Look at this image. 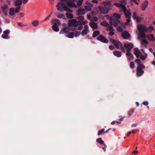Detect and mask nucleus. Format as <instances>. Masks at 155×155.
I'll use <instances>...</instances> for the list:
<instances>
[{
	"instance_id": "f257e3e1",
	"label": "nucleus",
	"mask_w": 155,
	"mask_h": 155,
	"mask_svg": "<svg viewBox=\"0 0 155 155\" xmlns=\"http://www.w3.org/2000/svg\"><path fill=\"white\" fill-rule=\"evenodd\" d=\"M57 9L60 11H65L72 12V10L69 7H77V6L72 0H60L57 5Z\"/></svg>"
},
{
	"instance_id": "f03ea898",
	"label": "nucleus",
	"mask_w": 155,
	"mask_h": 155,
	"mask_svg": "<svg viewBox=\"0 0 155 155\" xmlns=\"http://www.w3.org/2000/svg\"><path fill=\"white\" fill-rule=\"evenodd\" d=\"M137 28L139 32L138 39L140 40L141 38H145L146 35L144 32L148 31L147 28L143 25H138L137 26Z\"/></svg>"
},
{
	"instance_id": "7ed1b4c3",
	"label": "nucleus",
	"mask_w": 155,
	"mask_h": 155,
	"mask_svg": "<svg viewBox=\"0 0 155 155\" xmlns=\"http://www.w3.org/2000/svg\"><path fill=\"white\" fill-rule=\"evenodd\" d=\"M109 40L110 42L114 45L118 49L120 48L122 52L125 51V50L124 49L122 44L119 41L112 38L109 39Z\"/></svg>"
},
{
	"instance_id": "20e7f679",
	"label": "nucleus",
	"mask_w": 155,
	"mask_h": 155,
	"mask_svg": "<svg viewBox=\"0 0 155 155\" xmlns=\"http://www.w3.org/2000/svg\"><path fill=\"white\" fill-rule=\"evenodd\" d=\"M120 17V15L117 13H114L113 14L112 16L110 18V24L113 25L114 26H117V24L116 23H114L113 21V20L116 19H119Z\"/></svg>"
},
{
	"instance_id": "39448f33",
	"label": "nucleus",
	"mask_w": 155,
	"mask_h": 155,
	"mask_svg": "<svg viewBox=\"0 0 155 155\" xmlns=\"http://www.w3.org/2000/svg\"><path fill=\"white\" fill-rule=\"evenodd\" d=\"M97 8L99 10L97 11V14H106L108 12V10L106 8L99 6L97 7Z\"/></svg>"
},
{
	"instance_id": "423d86ee",
	"label": "nucleus",
	"mask_w": 155,
	"mask_h": 155,
	"mask_svg": "<svg viewBox=\"0 0 155 155\" xmlns=\"http://www.w3.org/2000/svg\"><path fill=\"white\" fill-rule=\"evenodd\" d=\"M20 7H18L15 8H11L9 9V13L11 16H12L15 13L18 12L20 10Z\"/></svg>"
},
{
	"instance_id": "0eeeda50",
	"label": "nucleus",
	"mask_w": 155,
	"mask_h": 155,
	"mask_svg": "<svg viewBox=\"0 0 155 155\" xmlns=\"http://www.w3.org/2000/svg\"><path fill=\"white\" fill-rule=\"evenodd\" d=\"M78 23L75 19L71 20L68 21V25L71 26L77 27L78 25Z\"/></svg>"
},
{
	"instance_id": "6e6552de",
	"label": "nucleus",
	"mask_w": 155,
	"mask_h": 155,
	"mask_svg": "<svg viewBox=\"0 0 155 155\" xmlns=\"http://www.w3.org/2000/svg\"><path fill=\"white\" fill-rule=\"evenodd\" d=\"M114 4L116 6L118 7L121 11H123L124 12L127 11L125 6L122 5V4H119L118 3H114Z\"/></svg>"
},
{
	"instance_id": "1a4fd4ad",
	"label": "nucleus",
	"mask_w": 155,
	"mask_h": 155,
	"mask_svg": "<svg viewBox=\"0 0 155 155\" xmlns=\"http://www.w3.org/2000/svg\"><path fill=\"white\" fill-rule=\"evenodd\" d=\"M123 47L127 49V51H130V50L133 48L134 45L131 43H126L124 44Z\"/></svg>"
},
{
	"instance_id": "9d476101",
	"label": "nucleus",
	"mask_w": 155,
	"mask_h": 155,
	"mask_svg": "<svg viewBox=\"0 0 155 155\" xmlns=\"http://www.w3.org/2000/svg\"><path fill=\"white\" fill-rule=\"evenodd\" d=\"M126 18H127V22L125 23V24H127L130 22V17L131 16V13L129 12H124Z\"/></svg>"
},
{
	"instance_id": "9b49d317",
	"label": "nucleus",
	"mask_w": 155,
	"mask_h": 155,
	"mask_svg": "<svg viewBox=\"0 0 155 155\" xmlns=\"http://www.w3.org/2000/svg\"><path fill=\"white\" fill-rule=\"evenodd\" d=\"M97 39L105 43H107L108 42L107 40L104 36L100 35L97 38Z\"/></svg>"
},
{
	"instance_id": "f8f14e48",
	"label": "nucleus",
	"mask_w": 155,
	"mask_h": 155,
	"mask_svg": "<svg viewBox=\"0 0 155 155\" xmlns=\"http://www.w3.org/2000/svg\"><path fill=\"white\" fill-rule=\"evenodd\" d=\"M148 44L149 43L147 40L145 39V38H143V39L140 42L141 46L142 48H146L147 47V45H148Z\"/></svg>"
},
{
	"instance_id": "ddd939ff",
	"label": "nucleus",
	"mask_w": 155,
	"mask_h": 155,
	"mask_svg": "<svg viewBox=\"0 0 155 155\" xmlns=\"http://www.w3.org/2000/svg\"><path fill=\"white\" fill-rule=\"evenodd\" d=\"M89 31V27L87 25H85L84 27V29L81 33V35L84 36L86 35Z\"/></svg>"
},
{
	"instance_id": "4468645a",
	"label": "nucleus",
	"mask_w": 155,
	"mask_h": 155,
	"mask_svg": "<svg viewBox=\"0 0 155 155\" xmlns=\"http://www.w3.org/2000/svg\"><path fill=\"white\" fill-rule=\"evenodd\" d=\"M87 5L85 7V9L87 11H90L91 10V8L93 6V5L90 2L87 1L86 2Z\"/></svg>"
},
{
	"instance_id": "2eb2a0df",
	"label": "nucleus",
	"mask_w": 155,
	"mask_h": 155,
	"mask_svg": "<svg viewBox=\"0 0 155 155\" xmlns=\"http://www.w3.org/2000/svg\"><path fill=\"white\" fill-rule=\"evenodd\" d=\"M135 62L137 64V67L141 69V68H144L145 67L143 64L140 63L141 61L140 59H137L135 60Z\"/></svg>"
},
{
	"instance_id": "dca6fc26",
	"label": "nucleus",
	"mask_w": 155,
	"mask_h": 155,
	"mask_svg": "<svg viewBox=\"0 0 155 155\" xmlns=\"http://www.w3.org/2000/svg\"><path fill=\"white\" fill-rule=\"evenodd\" d=\"M69 29L68 28L64 27L59 32L60 34H64L68 33L69 31Z\"/></svg>"
},
{
	"instance_id": "f3484780",
	"label": "nucleus",
	"mask_w": 155,
	"mask_h": 155,
	"mask_svg": "<svg viewBox=\"0 0 155 155\" xmlns=\"http://www.w3.org/2000/svg\"><path fill=\"white\" fill-rule=\"evenodd\" d=\"M1 8L4 14L5 15H7V12L8 9V5H4L3 6H2Z\"/></svg>"
},
{
	"instance_id": "a211bd4d",
	"label": "nucleus",
	"mask_w": 155,
	"mask_h": 155,
	"mask_svg": "<svg viewBox=\"0 0 155 155\" xmlns=\"http://www.w3.org/2000/svg\"><path fill=\"white\" fill-rule=\"evenodd\" d=\"M121 35L123 38L125 39L128 38L130 36V35L128 32L125 31H124L122 33Z\"/></svg>"
},
{
	"instance_id": "6ab92c4d",
	"label": "nucleus",
	"mask_w": 155,
	"mask_h": 155,
	"mask_svg": "<svg viewBox=\"0 0 155 155\" xmlns=\"http://www.w3.org/2000/svg\"><path fill=\"white\" fill-rule=\"evenodd\" d=\"M89 25L93 30H95L98 29V26L97 23L94 22H90L89 23Z\"/></svg>"
},
{
	"instance_id": "aec40b11",
	"label": "nucleus",
	"mask_w": 155,
	"mask_h": 155,
	"mask_svg": "<svg viewBox=\"0 0 155 155\" xmlns=\"http://www.w3.org/2000/svg\"><path fill=\"white\" fill-rule=\"evenodd\" d=\"M51 23L53 24V25L57 26L58 25H61L60 21L55 18H54L51 21Z\"/></svg>"
},
{
	"instance_id": "412c9836",
	"label": "nucleus",
	"mask_w": 155,
	"mask_h": 155,
	"mask_svg": "<svg viewBox=\"0 0 155 155\" xmlns=\"http://www.w3.org/2000/svg\"><path fill=\"white\" fill-rule=\"evenodd\" d=\"M126 56L128 59L130 60L133 59V55L129 51H127Z\"/></svg>"
},
{
	"instance_id": "4be33fe9",
	"label": "nucleus",
	"mask_w": 155,
	"mask_h": 155,
	"mask_svg": "<svg viewBox=\"0 0 155 155\" xmlns=\"http://www.w3.org/2000/svg\"><path fill=\"white\" fill-rule=\"evenodd\" d=\"M137 75L138 76H140L142 75L144 73V71L141 69L137 67Z\"/></svg>"
},
{
	"instance_id": "5701e85b",
	"label": "nucleus",
	"mask_w": 155,
	"mask_h": 155,
	"mask_svg": "<svg viewBox=\"0 0 155 155\" xmlns=\"http://www.w3.org/2000/svg\"><path fill=\"white\" fill-rule=\"evenodd\" d=\"M148 2L147 1H145L142 4L141 6L142 10V11H145L146 8L147 6Z\"/></svg>"
},
{
	"instance_id": "b1692460",
	"label": "nucleus",
	"mask_w": 155,
	"mask_h": 155,
	"mask_svg": "<svg viewBox=\"0 0 155 155\" xmlns=\"http://www.w3.org/2000/svg\"><path fill=\"white\" fill-rule=\"evenodd\" d=\"M134 54L137 58L140 57L141 52L139 49L137 48H134Z\"/></svg>"
},
{
	"instance_id": "393cba45",
	"label": "nucleus",
	"mask_w": 155,
	"mask_h": 155,
	"mask_svg": "<svg viewBox=\"0 0 155 155\" xmlns=\"http://www.w3.org/2000/svg\"><path fill=\"white\" fill-rule=\"evenodd\" d=\"M74 36V33L72 32H68L66 34V37L69 38H73Z\"/></svg>"
},
{
	"instance_id": "a878e982",
	"label": "nucleus",
	"mask_w": 155,
	"mask_h": 155,
	"mask_svg": "<svg viewBox=\"0 0 155 155\" xmlns=\"http://www.w3.org/2000/svg\"><path fill=\"white\" fill-rule=\"evenodd\" d=\"M22 3V0H16L15 2V5L17 7H20V5Z\"/></svg>"
},
{
	"instance_id": "bb28decb",
	"label": "nucleus",
	"mask_w": 155,
	"mask_h": 155,
	"mask_svg": "<svg viewBox=\"0 0 155 155\" xmlns=\"http://www.w3.org/2000/svg\"><path fill=\"white\" fill-rule=\"evenodd\" d=\"M114 55L117 57H120L121 56L122 54L121 52L117 51H114Z\"/></svg>"
},
{
	"instance_id": "cd10ccee",
	"label": "nucleus",
	"mask_w": 155,
	"mask_h": 155,
	"mask_svg": "<svg viewBox=\"0 0 155 155\" xmlns=\"http://www.w3.org/2000/svg\"><path fill=\"white\" fill-rule=\"evenodd\" d=\"M147 37L150 41H154V35L152 34H150L146 36Z\"/></svg>"
},
{
	"instance_id": "c85d7f7f",
	"label": "nucleus",
	"mask_w": 155,
	"mask_h": 155,
	"mask_svg": "<svg viewBox=\"0 0 155 155\" xmlns=\"http://www.w3.org/2000/svg\"><path fill=\"white\" fill-rule=\"evenodd\" d=\"M85 11L83 8H80L78 11V14L79 15H83L85 13Z\"/></svg>"
},
{
	"instance_id": "c756f323",
	"label": "nucleus",
	"mask_w": 155,
	"mask_h": 155,
	"mask_svg": "<svg viewBox=\"0 0 155 155\" xmlns=\"http://www.w3.org/2000/svg\"><path fill=\"white\" fill-rule=\"evenodd\" d=\"M147 56V54L146 53H144L143 55H140V59L141 60H144L146 59Z\"/></svg>"
},
{
	"instance_id": "7c9ffc66",
	"label": "nucleus",
	"mask_w": 155,
	"mask_h": 155,
	"mask_svg": "<svg viewBox=\"0 0 155 155\" xmlns=\"http://www.w3.org/2000/svg\"><path fill=\"white\" fill-rule=\"evenodd\" d=\"M38 24L39 21L37 20L33 21L31 22L32 25L35 27L37 26Z\"/></svg>"
},
{
	"instance_id": "2f4dec72",
	"label": "nucleus",
	"mask_w": 155,
	"mask_h": 155,
	"mask_svg": "<svg viewBox=\"0 0 155 155\" xmlns=\"http://www.w3.org/2000/svg\"><path fill=\"white\" fill-rule=\"evenodd\" d=\"M100 32L99 31H94L93 34V37L94 38L96 37L100 34Z\"/></svg>"
},
{
	"instance_id": "473e14b6",
	"label": "nucleus",
	"mask_w": 155,
	"mask_h": 155,
	"mask_svg": "<svg viewBox=\"0 0 155 155\" xmlns=\"http://www.w3.org/2000/svg\"><path fill=\"white\" fill-rule=\"evenodd\" d=\"M125 28L124 26H123L122 27L118 26L117 28V30L118 31L121 32L123 31Z\"/></svg>"
},
{
	"instance_id": "72a5a7b5",
	"label": "nucleus",
	"mask_w": 155,
	"mask_h": 155,
	"mask_svg": "<svg viewBox=\"0 0 155 155\" xmlns=\"http://www.w3.org/2000/svg\"><path fill=\"white\" fill-rule=\"evenodd\" d=\"M101 4L104 6H107L110 4V1H106L104 2H101Z\"/></svg>"
},
{
	"instance_id": "f704fd0d",
	"label": "nucleus",
	"mask_w": 155,
	"mask_h": 155,
	"mask_svg": "<svg viewBox=\"0 0 155 155\" xmlns=\"http://www.w3.org/2000/svg\"><path fill=\"white\" fill-rule=\"evenodd\" d=\"M52 28L56 32H58L59 31V28L57 26L53 25Z\"/></svg>"
},
{
	"instance_id": "c9c22d12",
	"label": "nucleus",
	"mask_w": 155,
	"mask_h": 155,
	"mask_svg": "<svg viewBox=\"0 0 155 155\" xmlns=\"http://www.w3.org/2000/svg\"><path fill=\"white\" fill-rule=\"evenodd\" d=\"M101 25L105 27H107L109 25V24L106 21H104L101 22L100 23Z\"/></svg>"
},
{
	"instance_id": "e433bc0d",
	"label": "nucleus",
	"mask_w": 155,
	"mask_h": 155,
	"mask_svg": "<svg viewBox=\"0 0 155 155\" xmlns=\"http://www.w3.org/2000/svg\"><path fill=\"white\" fill-rule=\"evenodd\" d=\"M107 31H113L114 29L112 26L111 25H109L107 27Z\"/></svg>"
},
{
	"instance_id": "4c0bfd02",
	"label": "nucleus",
	"mask_w": 155,
	"mask_h": 155,
	"mask_svg": "<svg viewBox=\"0 0 155 155\" xmlns=\"http://www.w3.org/2000/svg\"><path fill=\"white\" fill-rule=\"evenodd\" d=\"M65 15L67 17L69 18H72L73 17V15L71 13H66Z\"/></svg>"
},
{
	"instance_id": "58836bf2",
	"label": "nucleus",
	"mask_w": 155,
	"mask_h": 155,
	"mask_svg": "<svg viewBox=\"0 0 155 155\" xmlns=\"http://www.w3.org/2000/svg\"><path fill=\"white\" fill-rule=\"evenodd\" d=\"M18 25L21 27H28V25L27 24H23L22 22H19L18 23Z\"/></svg>"
},
{
	"instance_id": "ea45409f",
	"label": "nucleus",
	"mask_w": 155,
	"mask_h": 155,
	"mask_svg": "<svg viewBox=\"0 0 155 155\" xmlns=\"http://www.w3.org/2000/svg\"><path fill=\"white\" fill-rule=\"evenodd\" d=\"M97 142L99 143L100 144H102L104 143V141L102 140L101 138H99L97 139Z\"/></svg>"
},
{
	"instance_id": "a19ab883",
	"label": "nucleus",
	"mask_w": 155,
	"mask_h": 155,
	"mask_svg": "<svg viewBox=\"0 0 155 155\" xmlns=\"http://www.w3.org/2000/svg\"><path fill=\"white\" fill-rule=\"evenodd\" d=\"M87 22V21H78V23H79L81 25H84L86 24V23Z\"/></svg>"
},
{
	"instance_id": "79ce46f5",
	"label": "nucleus",
	"mask_w": 155,
	"mask_h": 155,
	"mask_svg": "<svg viewBox=\"0 0 155 155\" xmlns=\"http://www.w3.org/2000/svg\"><path fill=\"white\" fill-rule=\"evenodd\" d=\"M104 129L103 128L101 130H100L98 132V135H100L104 131Z\"/></svg>"
},
{
	"instance_id": "37998d69",
	"label": "nucleus",
	"mask_w": 155,
	"mask_h": 155,
	"mask_svg": "<svg viewBox=\"0 0 155 155\" xmlns=\"http://www.w3.org/2000/svg\"><path fill=\"white\" fill-rule=\"evenodd\" d=\"M57 17L59 18H61L64 17V15L63 14H58L57 15Z\"/></svg>"
},
{
	"instance_id": "c03bdc74",
	"label": "nucleus",
	"mask_w": 155,
	"mask_h": 155,
	"mask_svg": "<svg viewBox=\"0 0 155 155\" xmlns=\"http://www.w3.org/2000/svg\"><path fill=\"white\" fill-rule=\"evenodd\" d=\"M147 30L149 31V32H151L152 31L154 30V28L152 26H150L148 27Z\"/></svg>"
},
{
	"instance_id": "a18cd8bd",
	"label": "nucleus",
	"mask_w": 155,
	"mask_h": 155,
	"mask_svg": "<svg viewBox=\"0 0 155 155\" xmlns=\"http://www.w3.org/2000/svg\"><path fill=\"white\" fill-rule=\"evenodd\" d=\"M83 2V0H79L77 3V5L78 6H80L82 4Z\"/></svg>"
},
{
	"instance_id": "49530a36",
	"label": "nucleus",
	"mask_w": 155,
	"mask_h": 155,
	"mask_svg": "<svg viewBox=\"0 0 155 155\" xmlns=\"http://www.w3.org/2000/svg\"><path fill=\"white\" fill-rule=\"evenodd\" d=\"M2 37L4 39H8V35L3 34L2 35Z\"/></svg>"
},
{
	"instance_id": "de8ad7c7",
	"label": "nucleus",
	"mask_w": 155,
	"mask_h": 155,
	"mask_svg": "<svg viewBox=\"0 0 155 155\" xmlns=\"http://www.w3.org/2000/svg\"><path fill=\"white\" fill-rule=\"evenodd\" d=\"M74 33V36L77 37L80 35V33L79 31H76Z\"/></svg>"
},
{
	"instance_id": "09e8293b",
	"label": "nucleus",
	"mask_w": 155,
	"mask_h": 155,
	"mask_svg": "<svg viewBox=\"0 0 155 155\" xmlns=\"http://www.w3.org/2000/svg\"><path fill=\"white\" fill-rule=\"evenodd\" d=\"M10 31L9 30H7L3 32V34L7 35H8V34L9 33Z\"/></svg>"
},
{
	"instance_id": "8fccbe9b",
	"label": "nucleus",
	"mask_w": 155,
	"mask_h": 155,
	"mask_svg": "<svg viewBox=\"0 0 155 155\" xmlns=\"http://www.w3.org/2000/svg\"><path fill=\"white\" fill-rule=\"evenodd\" d=\"M98 20V19L96 17H93L91 19V21H97Z\"/></svg>"
},
{
	"instance_id": "3c124183",
	"label": "nucleus",
	"mask_w": 155,
	"mask_h": 155,
	"mask_svg": "<svg viewBox=\"0 0 155 155\" xmlns=\"http://www.w3.org/2000/svg\"><path fill=\"white\" fill-rule=\"evenodd\" d=\"M134 63L132 61L131 62L130 64V67L131 68H134Z\"/></svg>"
},
{
	"instance_id": "603ef678",
	"label": "nucleus",
	"mask_w": 155,
	"mask_h": 155,
	"mask_svg": "<svg viewBox=\"0 0 155 155\" xmlns=\"http://www.w3.org/2000/svg\"><path fill=\"white\" fill-rule=\"evenodd\" d=\"M134 112V110H131L128 113V115L130 116H131L133 114V113Z\"/></svg>"
},
{
	"instance_id": "864d4df0",
	"label": "nucleus",
	"mask_w": 155,
	"mask_h": 155,
	"mask_svg": "<svg viewBox=\"0 0 155 155\" xmlns=\"http://www.w3.org/2000/svg\"><path fill=\"white\" fill-rule=\"evenodd\" d=\"M138 16H137V14L136 13H134L133 14V18L135 19Z\"/></svg>"
},
{
	"instance_id": "5fc2aeb1",
	"label": "nucleus",
	"mask_w": 155,
	"mask_h": 155,
	"mask_svg": "<svg viewBox=\"0 0 155 155\" xmlns=\"http://www.w3.org/2000/svg\"><path fill=\"white\" fill-rule=\"evenodd\" d=\"M135 20H136V21L137 22H140L141 21V18H140L139 17H138Z\"/></svg>"
},
{
	"instance_id": "6e6d98bb",
	"label": "nucleus",
	"mask_w": 155,
	"mask_h": 155,
	"mask_svg": "<svg viewBox=\"0 0 155 155\" xmlns=\"http://www.w3.org/2000/svg\"><path fill=\"white\" fill-rule=\"evenodd\" d=\"M110 32H109L108 34L110 36H113L114 34V33L113 31H109Z\"/></svg>"
},
{
	"instance_id": "4d7b16f0",
	"label": "nucleus",
	"mask_w": 155,
	"mask_h": 155,
	"mask_svg": "<svg viewBox=\"0 0 155 155\" xmlns=\"http://www.w3.org/2000/svg\"><path fill=\"white\" fill-rule=\"evenodd\" d=\"M109 48L110 50H113L114 49V47L112 45H110L109 46Z\"/></svg>"
},
{
	"instance_id": "13d9d810",
	"label": "nucleus",
	"mask_w": 155,
	"mask_h": 155,
	"mask_svg": "<svg viewBox=\"0 0 155 155\" xmlns=\"http://www.w3.org/2000/svg\"><path fill=\"white\" fill-rule=\"evenodd\" d=\"M79 18L80 19L79 21H82L84 19V18L83 16H80Z\"/></svg>"
},
{
	"instance_id": "bf43d9fd",
	"label": "nucleus",
	"mask_w": 155,
	"mask_h": 155,
	"mask_svg": "<svg viewBox=\"0 0 155 155\" xmlns=\"http://www.w3.org/2000/svg\"><path fill=\"white\" fill-rule=\"evenodd\" d=\"M143 103L144 105L146 106L148 104V102L147 101L143 102Z\"/></svg>"
},
{
	"instance_id": "052dcab7",
	"label": "nucleus",
	"mask_w": 155,
	"mask_h": 155,
	"mask_svg": "<svg viewBox=\"0 0 155 155\" xmlns=\"http://www.w3.org/2000/svg\"><path fill=\"white\" fill-rule=\"evenodd\" d=\"M92 2L94 3H98V1L97 0H93L92 1Z\"/></svg>"
},
{
	"instance_id": "680f3d73",
	"label": "nucleus",
	"mask_w": 155,
	"mask_h": 155,
	"mask_svg": "<svg viewBox=\"0 0 155 155\" xmlns=\"http://www.w3.org/2000/svg\"><path fill=\"white\" fill-rule=\"evenodd\" d=\"M138 153V151L137 150H134V151L133 152V153L134 154H136Z\"/></svg>"
},
{
	"instance_id": "e2e57ef3",
	"label": "nucleus",
	"mask_w": 155,
	"mask_h": 155,
	"mask_svg": "<svg viewBox=\"0 0 155 155\" xmlns=\"http://www.w3.org/2000/svg\"><path fill=\"white\" fill-rule=\"evenodd\" d=\"M137 124H134L132 125L131 127H136L137 126Z\"/></svg>"
},
{
	"instance_id": "0e129e2a",
	"label": "nucleus",
	"mask_w": 155,
	"mask_h": 155,
	"mask_svg": "<svg viewBox=\"0 0 155 155\" xmlns=\"http://www.w3.org/2000/svg\"><path fill=\"white\" fill-rule=\"evenodd\" d=\"M24 13H20V16L21 17L24 16Z\"/></svg>"
},
{
	"instance_id": "69168bd1",
	"label": "nucleus",
	"mask_w": 155,
	"mask_h": 155,
	"mask_svg": "<svg viewBox=\"0 0 155 155\" xmlns=\"http://www.w3.org/2000/svg\"><path fill=\"white\" fill-rule=\"evenodd\" d=\"M82 29V27L81 26V27H79L78 28V30H81Z\"/></svg>"
},
{
	"instance_id": "338daca9",
	"label": "nucleus",
	"mask_w": 155,
	"mask_h": 155,
	"mask_svg": "<svg viewBox=\"0 0 155 155\" xmlns=\"http://www.w3.org/2000/svg\"><path fill=\"white\" fill-rule=\"evenodd\" d=\"M51 16V15H49L45 19V20H46L48 19Z\"/></svg>"
},
{
	"instance_id": "774afa93",
	"label": "nucleus",
	"mask_w": 155,
	"mask_h": 155,
	"mask_svg": "<svg viewBox=\"0 0 155 155\" xmlns=\"http://www.w3.org/2000/svg\"><path fill=\"white\" fill-rule=\"evenodd\" d=\"M28 0H23V3L25 4L27 2Z\"/></svg>"
}]
</instances>
